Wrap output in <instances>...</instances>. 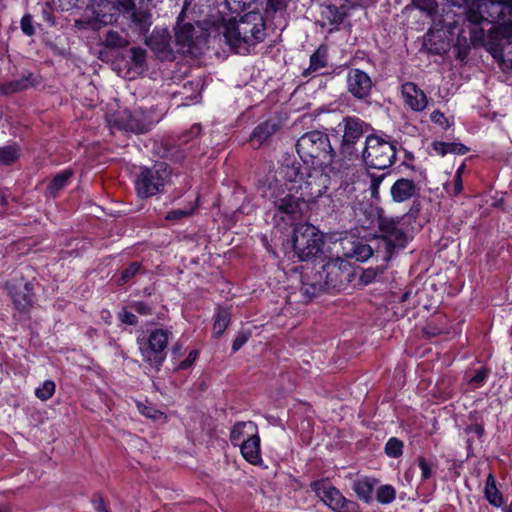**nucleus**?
<instances>
[{
	"mask_svg": "<svg viewBox=\"0 0 512 512\" xmlns=\"http://www.w3.org/2000/svg\"><path fill=\"white\" fill-rule=\"evenodd\" d=\"M170 35L167 30L153 31L152 35L148 37L145 42L147 46L155 53L157 58L161 61L173 60V50L170 46Z\"/></svg>",
	"mask_w": 512,
	"mask_h": 512,
	"instance_id": "14",
	"label": "nucleus"
},
{
	"mask_svg": "<svg viewBox=\"0 0 512 512\" xmlns=\"http://www.w3.org/2000/svg\"><path fill=\"white\" fill-rule=\"evenodd\" d=\"M338 130L342 131L340 152L349 159H358L362 153V145H359L370 126L362 119L355 116L344 117L338 124Z\"/></svg>",
	"mask_w": 512,
	"mask_h": 512,
	"instance_id": "6",
	"label": "nucleus"
},
{
	"mask_svg": "<svg viewBox=\"0 0 512 512\" xmlns=\"http://www.w3.org/2000/svg\"><path fill=\"white\" fill-rule=\"evenodd\" d=\"M138 411L144 415L147 418H151L153 420H158L164 417V414L154 408L153 406L149 405L148 403H143L140 401L136 402Z\"/></svg>",
	"mask_w": 512,
	"mask_h": 512,
	"instance_id": "40",
	"label": "nucleus"
},
{
	"mask_svg": "<svg viewBox=\"0 0 512 512\" xmlns=\"http://www.w3.org/2000/svg\"><path fill=\"white\" fill-rule=\"evenodd\" d=\"M237 446L240 447V451L244 459L250 464L258 465L262 462L259 435L246 439L243 443Z\"/></svg>",
	"mask_w": 512,
	"mask_h": 512,
	"instance_id": "20",
	"label": "nucleus"
},
{
	"mask_svg": "<svg viewBox=\"0 0 512 512\" xmlns=\"http://www.w3.org/2000/svg\"><path fill=\"white\" fill-rule=\"evenodd\" d=\"M170 177L166 163L143 168L135 180V190L140 198H148L161 192Z\"/></svg>",
	"mask_w": 512,
	"mask_h": 512,
	"instance_id": "8",
	"label": "nucleus"
},
{
	"mask_svg": "<svg viewBox=\"0 0 512 512\" xmlns=\"http://www.w3.org/2000/svg\"><path fill=\"white\" fill-rule=\"evenodd\" d=\"M501 66H502V68L512 69V60H510V59H508V60L503 59Z\"/></svg>",
	"mask_w": 512,
	"mask_h": 512,
	"instance_id": "60",
	"label": "nucleus"
},
{
	"mask_svg": "<svg viewBox=\"0 0 512 512\" xmlns=\"http://www.w3.org/2000/svg\"><path fill=\"white\" fill-rule=\"evenodd\" d=\"M376 484L377 480L365 477L355 480L352 489L360 500L370 503Z\"/></svg>",
	"mask_w": 512,
	"mask_h": 512,
	"instance_id": "22",
	"label": "nucleus"
},
{
	"mask_svg": "<svg viewBox=\"0 0 512 512\" xmlns=\"http://www.w3.org/2000/svg\"><path fill=\"white\" fill-rule=\"evenodd\" d=\"M201 133V126L199 124H194L189 132V135L192 137H198Z\"/></svg>",
	"mask_w": 512,
	"mask_h": 512,
	"instance_id": "56",
	"label": "nucleus"
},
{
	"mask_svg": "<svg viewBox=\"0 0 512 512\" xmlns=\"http://www.w3.org/2000/svg\"><path fill=\"white\" fill-rule=\"evenodd\" d=\"M230 320V311L225 308H218L214 316L213 335L217 338L220 337L228 327Z\"/></svg>",
	"mask_w": 512,
	"mask_h": 512,
	"instance_id": "30",
	"label": "nucleus"
},
{
	"mask_svg": "<svg viewBox=\"0 0 512 512\" xmlns=\"http://www.w3.org/2000/svg\"><path fill=\"white\" fill-rule=\"evenodd\" d=\"M130 308H133L136 312H138L142 315H147V314H150V312H151L150 306H148L147 304H145L143 302H135L132 305H130Z\"/></svg>",
	"mask_w": 512,
	"mask_h": 512,
	"instance_id": "48",
	"label": "nucleus"
},
{
	"mask_svg": "<svg viewBox=\"0 0 512 512\" xmlns=\"http://www.w3.org/2000/svg\"><path fill=\"white\" fill-rule=\"evenodd\" d=\"M396 144L378 135H369L365 138L360 157L371 168L386 169L396 160Z\"/></svg>",
	"mask_w": 512,
	"mask_h": 512,
	"instance_id": "5",
	"label": "nucleus"
},
{
	"mask_svg": "<svg viewBox=\"0 0 512 512\" xmlns=\"http://www.w3.org/2000/svg\"><path fill=\"white\" fill-rule=\"evenodd\" d=\"M152 114L141 109H135L130 115V132L141 134L148 132L154 125Z\"/></svg>",
	"mask_w": 512,
	"mask_h": 512,
	"instance_id": "19",
	"label": "nucleus"
},
{
	"mask_svg": "<svg viewBox=\"0 0 512 512\" xmlns=\"http://www.w3.org/2000/svg\"><path fill=\"white\" fill-rule=\"evenodd\" d=\"M135 4L130 0V19L138 27L140 34H146L152 24L151 14L147 11H134Z\"/></svg>",
	"mask_w": 512,
	"mask_h": 512,
	"instance_id": "29",
	"label": "nucleus"
},
{
	"mask_svg": "<svg viewBox=\"0 0 512 512\" xmlns=\"http://www.w3.org/2000/svg\"><path fill=\"white\" fill-rule=\"evenodd\" d=\"M418 466L421 470V478L422 480H428L432 477L434 471L436 470V465L433 462L426 460L424 457H419L417 459Z\"/></svg>",
	"mask_w": 512,
	"mask_h": 512,
	"instance_id": "43",
	"label": "nucleus"
},
{
	"mask_svg": "<svg viewBox=\"0 0 512 512\" xmlns=\"http://www.w3.org/2000/svg\"><path fill=\"white\" fill-rule=\"evenodd\" d=\"M454 195H459L463 191V182H462V176L455 175L454 179Z\"/></svg>",
	"mask_w": 512,
	"mask_h": 512,
	"instance_id": "53",
	"label": "nucleus"
},
{
	"mask_svg": "<svg viewBox=\"0 0 512 512\" xmlns=\"http://www.w3.org/2000/svg\"><path fill=\"white\" fill-rule=\"evenodd\" d=\"M278 129V125L272 121H266L259 124L250 136V142L254 148H259L266 140H268Z\"/></svg>",
	"mask_w": 512,
	"mask_h": 512,
	"instance_id": "21",
	"label": "nucleus"
},
{
	"mask_svg": "<svg viewBox=\"0 0 512 512\" xmlns=\"http://www.w3.org/2000/svg\"><path fill=\"white\" fill-rule=\"evenodd\" d=\"M489 5L491 22L504 19L507 14L512 15V0H489Z\"/></svg>",
	"mask_w": 512,
	"mask_h": 512,
	"instance_id": "27",
	"label": "nucleus"
},
{
	"mask_svg": "<svg viewBox=\"0 0 512 512\" xmlns=\"http://www.w3.org/2000/svg\"><path fill=\"white\" fill-rule=\"evenodd\" d=\"M19 158V151L15 145L0 148V164L10 165Z\"/></svg>",
	"mask_w": 512,
	"mask_h": 512,
	"instance_id": "35",
	"label": "nucleus"
},
{
	"mask_svg": "<svg viewBox=\"0 0 512 512\" xmlns=\"http://www.w3.org/2000/svg\"><path fill=\"white\" fill-rule=\"evenodd\" d=\"M489 373H490V371L487 368L482 367L470 379L469 383L471 385H474L475 388H478V387L482 386L483 383L486 381Z\"/></svg>",
	"mask_w": 512,
	"mask_h": 512,
	"instance_id": "44",
	"label": "nucleus"
},
{
	"mask_svg": "<svg viewBox=\"0 0 512 512\" xmlns=\"http://www.w3.org/2000/svg\"><path fill=\"white\" fill-rule=\"evenodd\" d=\"M195 28L190 23L177 26L175 41L178 50L182 54H193L196 46Z\"/></svg>",
	"mask_w": 512,
	"mask_h": 512,
	"instance_id": "17",
	"label": "nucleus"
},
{
	"mask_svg": "<svg viewBox=\"0 0 512 512\" xmlns=\"http://www.w3.org/2000/svg\"><path fill=\"white\" fill-rule=\"evenodd\" d=\"M21 29L24 34L32 36L35 33L32 25V17L30 15H24L21 19Z\"/></svg>",
	"mask_w": 512,
	"mask_h": 512,
	"instance_id": "45",
	"label": "nucleus"
},
{
	"mask_svg": "<svg viewBox=\"0 0 512 512\" xmlns=\"http://www.w3.org/2000/svg\"><path fill=\"white\" fill-rule=\"evenodd\" d=\"M94 508L97 512H108L102 499L94 501Z\"/></svg>",
	"mask_w": 512,
	"mask_h": 512,
	"instance_id": "55",
	"label": "nucleus"
},
{
	"mask_svg": "<svg viewBox=\"0 0 512 512\" xmlns=\"http://www.w3.org/2000/svg\"><path fill=\"white\" fill-rule=\"evenodd\" d=\"M344 1L352 8H356V7L365 8V7L369 6L373 0H344Z\"/></svg>",
	"mask_w": 512,
	"mask_h": 512,
	"instance_id": "52",
	"label": "nucleus"
},
{
	"mask_svg": "<svg viewBox=\"0 0 512 512\" xmlns=\"http://www.w3.org/2000/svg\"><path fill=\"white\" fill-rule=\"evenodd\" d=\"M402 97L406 105L413 111H423L428 104L427 96L415 83L406 82L401 87Z\"/></svg>",
	"mask_w": 512,
	"mask_h": 512,
	"instance_id": "16",
	"label": "nucleus"
},
{
	"mask_svg": "<svg viewBox=\"0 0 512 512\" xmlns=\"http://www.w3.org/2000/svg\"><path fill=\"white\" fill-rule=\"evenodd\" d=\"M128 11V0H88L86 12L75 20L76 28L97 30L117 21L121 14Z\"/></svg>",
	"mask_w": 512,
	"mask_h": 512,
	"instance_id": "2",
	"label": "nucleus"
},
{
	"mask_svg": "<svg viewBox=\"0 0 512 512\" xmlns=\"http://www.w3.org/2000/svg\"><path fill=\"white\" fill-rule=\"evenodd\" d=\"M105 41L107 46L112 48H121L124 47L127 43L126 38L116 30L109 31Z\"/></svg>",
	"mask_w": 512,
	"mask_h": 512,
	"instance_id": "41",
	"label": "nucleus"
},
{
	"mask_svg": "<svg viewBox=\"0 0 512 512\" xmlns=\"http://www.w3.org/2000/svg\"><path fill=\"white\" fill-rule=\"evenodd\" d=\"M324 245L322 233L311 224L298 225L293 235V250L301 261L316 258Z\"/></svg>",
	"mask_w": 512,
	"mask_h": 512,
	"instance_id": "7",
	"label": "nucleus"
},
{
	"mask_svg": "<svg viewBox=\"0 0 512 512\" xmlns=\"http://www.w3.org/2000/svg\"><path fill=\"white\" fill-rule=\"evenodd\" d=\"M347 91L358 100H365L371 95L373 81L368 73L358 68H350L346 75Z\"/></svg>",
	"mask_w": 512,
	"mask_h": 512,
	"instance_id": "13",
	"label": "nucleus"
},
{
	"mask_svg": "<svg viewBox=\"0 0 512 512\" xmlns=\"http://www.w3.org/2000/svg\"><path fill=\"white\" fill-rule=\"evenodd\" d=\"M377 276V273L373 269H366L361 276V281L365 284L372 283Z\"/></svg>",
	"mask_w": 512,
	"mask_h": 512,
	"instance_id": "50",
	"label": "nucleus"
},
{
	"mask_svg": "<svg viewBox=\"0 0 512 512\" xmlns=\"http://www.w3.org/2000/svg\"><path fill=\"white\" fill-rule=\"evenodd\" d=\"M396 491L391 485H382L377 489L376 499L381 504H390L395 500Z\"/></svg>",
	"mask_w": 512,
	"mask_h": 512,
	"instance_id": "36",
	"label": "nucleus"
},
{
	"mask_svg": "<svg viewBox=\"0 0 512 512\" xmlns=\"http://www.w3.org/2000/svg\"><path fill=\"white\" fill-rule=\"evenodd\" d=\"M258 435V427L253 421H239L234 424L230 432V441L232 445H240L246 439Z\"/></svg>",
	"mask_w": 512,
	"mask_h": 512,
	"instance_id": "18",
	"label": "nucleus"
},
{
	"mask_svg": "<svg viewBox=\"0 0 512 512\" xmlns=\"http://www.w3.org/2000/svg\"><path fill=\"white\" fill-rule=\"evenodd\" d=\"M471 430L474 431L479 437H481L484 433V428L478 424L472 426Z\"/></svg>",
	"mask_w": 512,
	"mask_h": 512,
	"instance_id": "57",
	"label": "nucleus"
},
{
	"mask_svg": "<svg viewBox=\"0 0 512 512\" xmlns=\"http://www.w3.org/2000/svg\"><path fill=\"white\" fill-rule=\"evenodd\" d=\"M169 341V332L164 329H156L151 332L146 347L140 346L144 360L150 366L158 368L166 357V347Z\"/></svg>",
	"mask_w": 512,
	"mask_h": 512,
	"instance_id": "12",
	"label": "nucleus"
},
{
	"mask_svg": "<svg viewBox=\"0 0 512 512\" xmlns=\"http://www.w3.org/2000/svg\"><path fill=\"white\" fill-rule=\"evenodd\" d=\"M140 264L137 262L130 263V276L138 272Z\"/></svg>",
	"mask_w": 512,
	"mask_h": 512,
	"instance_id": "58",
	"label": "nucleus"
},
{
	"mask_svg": "<svg viewBox=\"0 0 512 512\" xmlns=\"http://www.w3.org/2000/svg\"><path fill=\"white\" fill-rule=\"evenodd\" d=\"M248 339L249 334L245 332L238 333L232 343L233 352H237L238 350H240L242 346L248 341Z\"/></svg>",
	"mask_w": 512,
	"mask_h": 512,
	"instance_id": "46",
	"label": "nucleus"
},
{
	"mask_svg": "<svg viewBox=\"0 0 512 512\" xmlns=\"http://www.w3.org/2000/svg\"><path fill=\"white\" fill-rule=\"evenodd\" d=\"M191 213V211H187L184 209H175L172 211H169L167 213L166 219L168 220H178L180 218L186 217Z\"/></svg>",
	"mask_w": 512,
	"mask_h": 512,
	"instance_id": "47",
	"label": "nucleus"
},
{
	"mask_svg": "<svg viewBox=\"0 0 512 512\" xmlns=\"http://www.w3.org/2000/svg\"><path fill=\"white\" fill-rule=\"evenodd\" d=\"M327 66V54L326 51L319 48L310 56V65L304 71L303 75L308 76L311 73L318 72L322 68Z\"/></svg>",
	"mask_w": 512,
	"mask_h": 512,
	"instance_id": "32",
	"label": "nucleus"
},
{
	"mask_svg": "<svg viewBox=\"0 0 512 512\" xmlns=\"http://www.w3.org/2000/svg\"><path fill=\"white\" fill-rule=\"evenodd\" d=\"M265 35L263 18L255 12L245 14L238 21H230L224 32L227 43L235 49H241L242 44L261 42Z\"/></svg>",
	"mask_w": 512,
	"mask_h": 512,
	"instance_id": "4",
	"label": "nucleus"
},
{
	"mask_svg": "<svg viewBox=\"0 0 512 512\" xmlns=\"http://www.w3.org/2000/svg\"><path fill=\"white\" fill-rule=\"evenodd\" d=\"M73 172L70 169H65L58 173L50 182L48 191L51 195L55 196L61 189H63L69 182Z\"/></svg>",
	"mask_w": 512,
	"mask_h": 512,
	"instance_id": "34",
	"label": "nucleus"
},
{
	"mask_svg": "<svg viewBox=\"0 0 512 512\" xmlns=\"http://www.w3.org/2000/svg\"><path fill=\"white\" fill-rule=\"evenodd\" d=\"M373 255V249L370 245L355 242L349 251L345 252V256L354 258L356 261L364 262Z\"/></svg>",
	"mask_w": 512,
	"mask_h": 512,
	"instance_id": "31",
	"label": "nucleus"
},
{
	"mask_svg": "<svg viewBox=\"0 0 512 512\" xmlns=\"http://www.w3.org/2000/svg\"><path fill=\"white\" fill-rule=\"evenodd\" d=\"M324 287L319 280V278H315L314 276L311 278V281L308 279V275L305 274L303 276V282L301 286V294L306 301L312 300L316 297L320 292L324 291Z\"/></svg>",
	"mask_w": 512,
	"mask_h": 512,
	"instance_id": "26",
	"label": "nucleus"
},
{
	"mask_svg": "<svg viewBox=\"0 0 512 512\" xmlns=\"http://www.w3.org/2000/svg\"><path fill=\"white\" fill-rule=\"evenodd\" d=\"M145 59V50L141 48H130V62L134 63L137 74H140L144 70Z\"/></svg>",
	"mask_w": 512,
	"mask_h": 512,
	"instance_id": "38",
	"label": "nucleus"
},
{
	"mask_svg": "<svg viewBox=\"0 0 512 512\" xmlns=\"http://www.w3.org/2000/svg\"><path fill=\"white\" fill-rule=\"evenodd\" d=\"M505 512H512V501L508 505V507L505 509Z\"/></svg>",
	"mask_w": 512,
	"mask_h": 512,
	"instance_id": "64",
	"label": "nucleus"
},
{
	"mask_svg": "<svg viewBox=\"0 0 512 512\" xmlns=\"http://www.w3.org/2000/svg\"><path fill=\"white\" fill-rule=\"evenodd\" d=\"M484 495L492 506L501 507L503 505V496L496 486V479L492 473L487 476Z\"/></svg>",
	"mask_w": 512,
	"mask_h": 512,
	"instance_id": "24",
	"label": "nucleus"
},
{
	"mask_svg": "<svg viewBox=\"0 0 512 512\" xmlns=\"http://www.w3.org/2000/svg\"><path fill=\"white\" fill-rule=\"evenodd\" d=\"M6 204H7V199L4 196V194L2 193V191H0V206H5Z\"/></svg>",
	"mask_w": 512,
	"mask_h": 512,
	"instance_id": "61",
	"label": "nucleus"
},
{
	"mask_svg": "<svg viewBox=\"0 0 512 512\" xmlns=\"http://www.w3.org/2000/svg\"><path fill=\"white\" fill-rule=\"evenodd\" d=\"M39 83L38 76L31 72L24 74L19 79L9 82L5 85V92H18L25 90L29 87L35 86Z\"/></svg>",
	"mask_w": 512,
	"mask_h": 512,
	"instance_id": "28",
	"label": "nucleus"
},
{
	"mask_svg": "<svg viewBox=\"0 0 512 512\" xmlns=\"http://www.w3.org/2000/svg\"><path fill=\"white\" fill-rule=\"evenodd\" d=\"M352 276L350 265L347 261L334 258L322 266L321 271L314 274L319 278L325 290L344 288Z\"/></svg>",
	"mask_w": 512,
	"mask_h": 512,
	"instance_id": "10",
	"label": "nucleus"
},
{
	"mask_svg": "<svg viewBox=\"0 0 512 512\" xmlns=\"http://www.w3.org/2000/svg\"><path fill=\"white\" fill-rule=\"evenodd\" d=\"M79 0H48V5L53 10L69 11L78 7Z\"/></svg>",
	"mask_w": 512,
	"mask_h": 512,
	"instance_id": "42",
	"label": "nucleus"
},
{
	"mask_svg": "<svg viewBox=\"0 0 512 512\" xmlns=\"http://www.w3.org/2000/svg\"><path fill=\"white\" fill-rule=\"evenodd\" d=\"M296 150L305 165L333 166L336 156L327 134L310 131L303 134L296 143Z\"/></svg>",
	"mask_w": 512,
	"mask_h": 512,
	"instance_id": "3",
	"label": "nucleus"
},
{
	"mask_svg": "<svg viewBox=\"0 0 512 512\" xmlns=\"http://www.w3.org/2000/svg\"><path fill=\"white\" fill-rule=\"evenodd\" d=\"M432 149L440 156H445L448 153L464 155L469 151V148L462 143L442 141H434Z\"/></svg>",
	"mask_w": 512,
	"mask_h": 512,
	"instance_id": "25",
	"label": "nucleus"
},
{
	"mask_svg": "<svg viewBox=\"0 0 512 512\" xmlns=\"http://www.w3.org/2000/svg\"><path fill=\"white\" fill-rule=\"evenodd\" d=\"M32 287L30 283H26L20 291L11 294L14 306L20 312L28 311L32 306Z\"/></svg>",
	"mask_w": 512,
	"mask_h": 512,
	"instance_id": "23",
	"label": "nucleus"
},
{
	"mask_svg": "<svg viewBox=\"0 0 512 512\" xmlns=\"http://www.w3.org/2000/svg\"><path fill=\"white\" fill-rule=\"evenodd\" d=\"M378 228L381 232L387 258H390L395 250L403 249L406 246L408 236L400 218L381 216L378 220Z\"/></svg>",
	"mask_w": 512,
	"mask_h": 512,
	"instance_id": "9",
	"label": "nucleus"
},
{
	"mask_svg": "<svg viewBox=\"0 0 512 512\" xmlns=\"http://www.w3.org/2000/svg\"><path fill=\"white\" fill-rule=\"evenodd\" d=\"M285 181L280 184L277 179L268 184L264 195L281 214L291 220L299 219L308 203L321 197L329 185L331 178L339 171L334 166L302 165L294 159H286L278 171Z\"/></svg>",
	"mask_w": 512,
	"mask_h": 512,
	"instance_id": "1",
	"label": "nucleus"
},
{
	"mask_svg": "<svg viewBox=\"0 0 512 512\" xmlns=\"http://www.w3.org/2000/svg\"><path fill=\"white\" fill-rule=\"evenodd\" d=\"M120 317L123 323L128 322V311L124 308L122 312L120 313Z\"/></svg>",
	"mask_w": 512,
	"mask_h": 512,
	"instance_id": "59",
	"label": "nucleus"
},
{
	"mask_svg": "<svg viewBox=\"0 0 512 512\" xmlns=\"http://www.w3.org/2000/svg\"><path fill=\"white\" fill-rule=\"evenodd\" d=\"M420 185L412 179L399 178L390 188V194L394 202L403 203L420 194Z\"/></svg>",
	"mask_w": 512,
	"mask_h": 512,
	"instance_id": "15",
	"label": "nucleus"
},
{
	"mask_svg": "<svg viewBox=\"0 0 512 512\" xmlns=\"http://www.w3.org/2000/svg\"><path fill=\"white\" fill-rule=\"evenodd\" d=\"M430 119L432 122L434 123H437V124H440V125H444L445 123L447 124V119L446 117L444 116V114L439 111V110H435L431 113L430 115Z\"/></svg>",
	"mask_w": 512,
	"mask_h": 512,
	"instance_id": "49",
	"label": "nucleus"
},
{
	"mask_svg": "<svg viewBox=\"0 0 512 512\" xmlns=\"http://www.w3.org/2000/svg\"><path fill=\"white\" fill-rule=\"evenodd\" d=\"M136 323L135 315L130 313V325H134Z\"/></svg>",
	"mask_w": 512,
	"mask_h": 512,
	"instance_id": "62",
	"label": "nucleus"
},
{
	"mask_svg": "<svg viewBox=\"0 0 512 512\" xmlns=\"http://www.w3.org/2000/svg\"><path fill=\"white\" fill-rule=\"evenodd\" d=\"M484 19L485 17L482 14L470 12L468 15V20L475 24H480Z\"/></svg>",
	"mask_w": 512,
	"mask_h": 512,
	"instance_id": "54",
	"label": "nucleus"
},
{
	"mask_svg": "<svg viewBox=\"0 0 512 512\" xmlns=\"http://www.w3.org/2000/svg\"><path fill=\"white\" fill-rule=\"evenodd\" d=\"M322 16L332 25L341 24L347 16L344 7H337L335 5H328L322 11Z\"/></svg>",
	"mask_w": 512,
	"mask_h": 512,
	"instance_id": "33",
	"label": "nucleus"
},
{
	"mask_svg": "<svg viewBox=\"0 0 512 512\" xmlns=\"http://www.w3.org/2000/svg\"><path fill=\"white\" fill-rule=\"evenodd\" d=\"M55 389V383L52 380H46L35 389V395L41 401H47L53 396Z\"/></svg>",
	"mask_w": 512,
	"mask_h": 512,
	"instance_id": "37",
	"label": "nucleus"
},
{
	"mask_svg": "<svg viewBox=\"0 0 512 512\" xmlns=\"http://www.w3.org/2000/svg\"><path fill=\"white\" fill-rule=\"evenodd\" d=\"M385 453L392 458H397L403 453V442L399 439L392 437L385 445Z\"/></svg>",
	"mask_w": 512,
	"mask_h": 512,
	"instance_id": "39",
	"label": "nucleus"
},
{
	"mask_svg": "<svg viewBox=\"0 0 512 512\" xmlns=\"http://www.w3.org/2000/svg\"><path fill=\"white\" fill-rule=\"evenodd\" d=\"M313 491L320 500L335 512H356L358 504L345 498L342 493L330 483L318 481L312 484Z\"/></svg>",
	"mask_w": 512,
	"mask_h": 512,
	"instance_id": "11",
	"label": "nucleus"
},
{
	"mask_svg": "<svg viewBox=\"0 0 512 512\" xmlns=\"http://www.w3.org/2000/svg\"><path fill=\"white\" fill-rule=\"evenodd\" d=\"M197 356H198L197 351H191L189 353L188 357L180 363V368L187 369L188 367H190L192 365V363L196 360Z\"/></svg>",
	"mask_w": 512,
	"mask_h": 512,
	"instance_id": "51",
	"label": "nucleus"
},
{
	"mask_svg": "<svg viewBox=\"0 0 512 512\" xmlns=\"http://www.w3.org/2000/svg\"><path fill=\"white\" fill-rule=\"evenodd\" d=\"M463 169H464V165H461V166L457 169V171H456V174H455V175H460V176H462Z\"/></svg>",
	"mask_w": 512,
	"mask_h": 512,
	"instance_id": "63",
	"label": "nucleus"
}]
</instances>
